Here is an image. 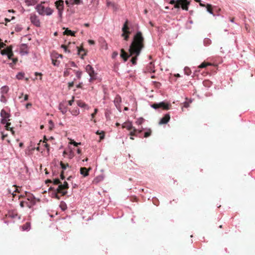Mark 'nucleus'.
Listing matches in <instances>:
<instances>
[{"mask_svg": "<svg viewBox=\"0 0 255 255\" xmlns=\"http://www.w3.org/2000/svg\"><path fill=\"white\" fill-rule=\"evenodd\" d=\"M143 40L144 38L141 32H138L134 35L133 40L130 45L129 48V55H128L124 49H121V57L124 59L125 61L127 60L129 56H134L131 59V62L133 64H136L137 57L140 54L141 49L144 47Z\"/></svg>", "mask_w": 255, "mask_h": 255, "instance_id": "f257e3e1", "label": "nucleus"}, {"mask_svg": "<svg viewBox=\"0 0 255 255\" xmlns=\"http://www.w3.org/2000/svg\"><path fill=\"white\" fill-rule=\"evenodd\" d=\"M0 117H1V124L3 125H5V128L6 130H10L11 132V133L13 135L14 133V131L12 130V128L10 127V123H9L8 121H10V114L6 112L4 110H1L0 112Z\"/></svg>", "mask_w": 255, "mask_h": 255, "instance_id": "f03ea898", "label": "nucleus"}, {"mask_svg": "<svg viewBox=\"0 0 255 255\" xmlns=\"http://www.w3.org/2000/svg\"><path fill=\"white\" fill-rule=\"evenodd\" d=\"M44 3V2H42L37 4L35 7V9L40 15H51L53 13V9L49 7H45L42 4Z\"/></svg>", "mask_w": 255, "mask_h": 255, "instance_id": "7ed1b4c3", "label": "nucleus"}, {"mask_svg": "<svg viewBox=\"0 0 255 255\" xmlns=\"http://www.w3.org/2000/svg\"><path fill=\"white\" fill-rule=\"evenodd\" d=\"M170 106V105L169 104L162 102L156 104H153L151 105V107L154 109L161 108L163 110H168Z\"/></svg>", "mask_w": 255, "mask_h": 255, "instance_id": "20e7f679", "label": "nucleus"}, {"mask_svg": "<svg viewBox=\"0 0 255 255\" xmlns=\"http://www.w3.org/2000/svg\"><path fill=\"white\" fill-rule=\"evenodd\" d=\"M86 71L90 77V81L96 79L97 73H95L93 68L90 65H88L86 66Z\"/></svg>", "mask_w": 255, "mask_h": 255, "instance_id": "39448f33", "label": "nucleus"}, {"mask_svg": "<svg viewBox=\"0 0 255 255\" xmlns=\"http://www.w3.org/2000/svg\"><path fill=\"white\" fill-rule=\"evenodd\" d=\"M128 21L127 20L124 23L122 28V31L123 32L122 36L124 37L125 40H128V34L130 33V31L129 30L128 27Z\"/></svg>", "mask_w": 255, "mask_h": 255, "instance_id": "423d86ee", "label": "nucleus"}, {"mask_svg": "<svg viewBox=\"0 0 255 255\" xmlns=\"http://www.w3.org/2000/svg\"><path fill=\"white\" fill-rule=\"evenodd\" d=\"M55 5L58 10V15L61 16L64 10V1L63 0H59L55 2Z\"/></svg>", "mask_w": 255, "mask_h": 255, "instance_id": "0eeeda50", "label": "nucleus"}, {"mask_svg": "<svg viewBox=\"0 0 255 255\" xmlns=\"http://www.w3.org/2000/svg\"><path fill=\"white\" fill-rule=\"evenodd\" d=\"M68 188V184L67 182H64L63 184H60L58 186L56 190L57 192L61 193L62 195H65L67 193L66 189Z\"/></svg>", "mask_w": 255, "mask_h": 255, "instance_id": "6e6552de", "label": "nucleus"}, {"mask_svg": "<svg viewBox=\"0 0 255 255\" xmlns=\"http://www.w3.org/2000/svg\"><path fill=\"white\" fill-rule=\"evenodd\" d=\"M30 19L32 23L37 27L40 26V22L38 16L35 14H31Z\"/></svg>", "mask_w": 255, "mask_h": 255, "instance_id": "1a4fd4ad", "label": "nucleus"}, {"mask_svg": "<svg viewBox=\"0 0 255 255\" xmlns=\"http://www.w3.org/2000/svg\"><path fill=\"white\" fill-rule=\"evenodd\" d=\"M27 200L28 201V202H26V205L29 208H31L36 203L35 199L32 195H28L27 196Z\"/></svg>", "mask_w": 255, "mask_h": 255, "instance_id": "9d476101", "label": "nucleus"}, {"mask_svg": "<svg viewBox=\"0 0 255 255\" xmlns=\"http://www.w3.org/2000/svg\"><path fill=\"white\" fill-rule=\"evenodd\" d=\"M177 2L181 3V7L183 9L188 10L190 1L188 0H177Z\"/></svg>", "mask_w": 255, "mask_h": 255, "instance_id": "9b49d317", "label": "nucleus"}, {"mask_svg": "<svg viewBox=\"0 0 255 255\" xmlns=\"http://www.w3.org/2000/svg\"><path fill=\"white\" fill-rule=\"evenodd\" d=\"M170 116L169 115V114H166L164 117H163L160 121L159 124L160 125H162V124H167L169 121L170 120Z\"/></svg>", "mask_w": 255, "mask_h": 255, "instance_id": "f8f14e48", "label": "nucleus"}, {"mask_svg": "<svg viewBox=\"0 0 255 255\" xmlns=\"http://www.w3.org/2000/svg\"><path fill=\"white\" fill-rule=\"evenodd\" d=\"M121 102V98L119 96H117L114 100V104L117 108L121 111L120 104Z\"/></svg>", "mask_w": 255, "mask_h": 255, "instance_id": "ddd939ff", "label": "nucleus"}, {"mask_svg": "<svg viewBox=\"0 0 255 255\" xmlns=\"http://www.w3.org/2000/svg\"><path fill=\"white\" fill-rule=\"evenodd\" d=\"M122 127L123 128H126L129 130L132 129L133 128L132 127L131 123L129 122L124 123L122 125Z\"/></svg>", "mask_w": 255, "mask_h": 255, "instance_id": "4468645a", "label": "nucleus"}, {"mask_svg": "<svg viewBox=\"0 0 255 255\" xmlns=\"http://www.w3.org/2000/svg\"><path fill=\"white\" fill-rule=\"evenodd\" d=\"M90 170V168L88 170L85 167H82L80 168V173L84 177L87 176L89 175V171Z\"/></svg>", "mask_w": 255, "mask_h": 255, "instance_id": "2eb2a0df", "label": "nucleus"}, {"mask_svg": "<svg viewBox=\"0 0 255 255\" xmlns=\"http://www.w3.org/2000/svg\"><path fill=\"white\" fill-rule=\"evenodd\" d=\"M77 104L79 107L81 108H83L86 110H88L89 108L87 105H86L85 103L82 102L81 101H78L77 102Z\"/></svg>", "mask_w": 255, "mask_h": 255, "instance_id": "dca6fc26", "label": "nucleus"}, {"mask_svg": "<svg viewBox=\"0 0 255 255\" xmlns=\"http://www.w3.org/2000/svg\"><path fill=\"white\" fill-rule=\"evenodd\" d=\"M7 57L9 59L13 58V53L12 52V46L11 45L9 46V49H8Z\"/></svg>", "mask_w": 255, "mask_h": 255, "instance_id": "f3484780", "label": "nucleus"}, {"mask_svg": "<svg viewBox=\"0 0 255 255\" xmlns=\"http://www.w3.org/2000/svg\"><path fill=\"white\" fill-rule=\"evenodd\" d=\"M8 91H9V88L8 86H2L0 88V94L2 95H3V94L5 95L7 93Z\"/></svg>", "mask_w": 255, "mask_h": 255, "instance_id": "a211bd4d", "label": "nucleus"}, {"mask_svg": "<svg viewBox=\"0 0 255 255\" xmlns=\"http://www.w3.org/2000/svg\"><path fill=\"white\" fill-rule=\"evenodd\" d=\"M25 2L27 6H32L35 4L37 1V0H25Z\"/></svg>", "mask_w": 255, "mask_h": 255, "instance_id": "6ab92c4d", "label": "nucleus"}, {"mask_svg": "<svg viewBox=\"0 0 255 255\" xmlns=\"http://www.w3.org/2000/svg\"><path fill=\"white\" fill-rule=\"evenodd\" d=\"M30 223L29 222H27L25 224L22 226V229L23 231H29L30 230Z\"/></svg>", "mask_w": 255, "mask_h": 255, "instance_id": "aec40b11", "label": "nucleus"}, {"mask_svg": "<svg viewBox=\"0 0 255 255\" xmlns=\"http://www.w3.org/2000/svg\"><path fill=\"white\" fill-rule=\"evenodd\" d=\"M59 110L63 114H65L67 112V109L64 107V106L60 104L59 106Z\"/></svg>", "mask_w": 255, "mask_h": 255, "instance_id": "412c9836", "label": "nucleus"}, {"mask_svg": "<svg viewBox=\"0 0 255 255\" xmlns=\"http://www.w3.org/2000/svg\"><path fill=\"white\" fill-rule=\"evenodd\" d=\"M97 134L100 135V141L104 138L105 133L103 131L98 130L96 132Z\"/></svg>", "mask_w": 255, "mask_h": 255, "instance_id": "4be33fe9", "label": "nucleus"}, {"mask_svg": "<svg viewBox=\"0 0 255 255\" xmlns=\"http://www.w3.org/2000/svg\"><path fill=\"white\" fill-rule=\"evenodd\" d=\"M212 5L210 4H207L206 5L207 10L210 14H212L213 16H215V14L213 13V11L211 8Z\"/></svg>", "mask_w": 255, "mask_h": 255, "instance_id": "5701e85b", "label": "nucleus"}, {"mask_svg": "<svg viewBox=\"0 0 255 255\" xmlns=\"http://www.w3.org/2000/svg\"><path fill=\"white\" fill-rule=\"evenodd\" d=\"M63 34L65 35H70L72 36L74 35V32L71 30H69L68 29H65V30L63 32Z\"/></svg>", "mask_w": 255, "mask_h": 255, "instance_id": "b1692460", "label": "nucleus"}, {"mask_svg": "<svg viewBox=\"0 0 255 255\" xmlns=\"http://www.w3.org/2000/svg\"><path fill=\"white\" fill-rule=\"evenodd\" d=\"M24 76V73L23 72H19L16 75V77L18 80H21L23 78Z\"/></svg>", "mask_w": 255, "mask_h": 255, "instance_id": "393cba45", "label": "nucleus"}, {"mask_svg": "<svg viewBox=\"0 0 255 255\" xmlns=\"http://www.w3.org/2000/svg\"><path fill=\"white\" fill-rule=\"evenodd\" d=\"M78 54L81 56V58L83 59L84 56L86 54L83 49H80L78 50Z\"/></svg>", "mask_w": 255, "mask_h": 255, "instance_id": "a878e982", "label": "nucleus"}, {"mask_svg": "<svg viewBox=\"0 0 255 255\" xmlns=\"http://www.w3.org/2000/svg\"><path fill=\"white\" fill-rule=\"evenodd\" d=\"M0 101L2 103H5L7 101V100H6V98L5 96V95L3 94H1V96H0Z\"/></svg>", "mask_w": 255, "mask_h": 255, "instance_id": "bb28decb", "label": "nucleus"}, {"mask_svg": "<svg viewBox=\"0 0 255 255\" xmlns=\"http://www.w3.org/2000/svg\"><path fill=\"white\" fill-rule=\"evenodd\" d=\"M211 65V64L210 63L203 62L201 65H200L198 67L199 68H205L207 66Z\"/></svg>", "mask_w": 255, "mask_h": 255, "instance_id": "cd10ccee", "label": "nucleus"}, {"mask_svg": "<svg viewBox=\"0 0 255 255\" xmlns=\"http://www.w3.org/2000/svg\"><path fill=\"white\" fill-rule=\"evenodd\" d=\"M9 49V46L7 47L5 49H3L0 51V53L1 55H7L8 53V49Z\"/></svg>", "mask_w": 255, "mask_h": 255, "instance_id": "c85d7f7f", "label": "nucleus"}, {"mask_svg": "<svg viewBox=\"0 0 255 255\" xmlns=\"http://www.w3.org/2000/svg\"><path fill=\"white\" fill-rule=\"evenodd\" d=\"M185 74L188 76L190 75L191 73L190 69L188 67H185L184 68Z\"/></svg>", "mask_w": 255, "mask_h": 255, "instance_id": "c756f323", "label": "nucleus"}, {"mask_svg": "<svg viewBox=\"0 0 255 255\" xmlns=\"http://www.w3.org/2000/svg\"><path fill=\"white\" fill-rule=\"evenodd\" d=\"M211 43V40L209 38H205L204 40V43L205 45L207 46L210 44Z\"/></svg>", "mask_w": 255, "mask_h": 255, "instance_id": "7c9ffc66", "label": "nucleus"}, {"mask_svg": "<svg viewBox=\"0 0 255 255\" xmlns=\"http://www.w3.org/2000/svg\"><path fill=\"white\" fill-rule=\"evenodd\" d=\"M82 3V0H73V2H72V4H80Z\"/></svg>", "mask_w": 255, "mask_h": 255, "instance_id": "2f4dec72", "label": "nucleus"}, {"mask_svg": "<svg viewBox=\"0 0 255 255\" xmlns=\"http://www.w3.org/2000/svg\"><path fill=\"white\" fill-rule=\"evenodd\" d=\"M60 165L63 170L66 169L67 167L69 166L68 164H65L62 162H61Z\"/></svg>", "mask_w": 255, "mask_h": 255, "instance_id": "473e14b6", "label": "nucleus"}, {"mask_svg": "<svg viewBox=\"0 0 255 255\" xmlns=\"http://www.w3.org/2000/svg\"><path fill=\"white\" fill-rule=\"evenodd\" d=\"M132 130L130 131V135L131 136H133V135H135V132L137 131V130L135 128H133L132 129Z\"/></svg>", "mask_w": 255, "mask_h": 255, "instance_id": "72a5a7b5", "label": "nucleus"}, {"mask_svg": "<svg viewBox=\"0 0 255 255\" xmlns=\"http://www.w3.org/2000/svg\"><path fill=\"white\" fill-rule=\"evenodd\" d=\"M70 69H66L64 72V76H67L70 74Z\"/></svg>", "mask_w": 255, "mask_h": 255, "instance_id": "f704fd0d", "label": "nucleus"}, {"mask_svg": "<svg viewBox=\"0 0 255 255\" xmlns=\"http://www.w3.org/2000/svg\"><path fill=\"white\" fill-rule=\"evenodd\" d=\"M150 134H151V130L149 129L148 131H146L144 133V137H147L149 136H150Z\"/></svg>", "mask_w": 255, "mask_h": 255, "instance_id": "c9c22d12", "label": "nucleus"}, {"mask_svg": "<svg viewBox=\"0 0 255 255\" xmlns=\"http://www.w3.org/2000/svg\"><path fill=\"white\" fill-rule=\"evenodd\" d=\"M97 112H98V109H95V110H94V113L91 114V120L92 121L94 119V118L95 115L97 114Z\"/></svg>", "mask_w": 255, "mask_h": 255, "instance_id": "e433bc0d", "label": "nucleus"}, {"mask_svg": "<svg viewBox=\"0 0 255 255\" xmlns=\"http://www.w3.org/2000/svg\"><path fill=\"white\" fill-rule=\"evenodd\" d=\"M73 2V0H66L65 1V3L66 4V5L68 6H70V5H72V2Z\"/></svg>", "mask_w": 255, "mask_h": 255, "instance_id": "4c0bfd02", "label": "nucleus"}, {"mask_svg": "<svg viewBox=\"0 0 255 255\" xmlns=\"http://www.w3.org/2000/svg\"><path fill=\"white\" fill-rule=\"evenodd\" d=\"M76 75L77 78L80 79L82 75V72L80 71H77L76 73Z\"/></svg>", "mask_w": 255, "mask_h": 255, "instance_id": "58836bf2", "label": "nucleus"}, {"mask_svg": "<svg viewBox=\"0 0 255 255\" xmlns=\"http://www.w3.org/2000/svg\"><path fill=\"white\" fill-rule=\"evenodd\" d=\"M52 64L54 65V66H58L59 64V62L57 60H54V59H52Z\"/></svg>", "mask_w": 255, "mask_h": 255, "instance_id": "ea45409f", "label": "nucleus"}, {"mask_svg": "<svg viewBox=\"0 0 255 255\" xmlns=\"http://www.w3.org/2000/svg\"><path fill=\"white\" fill-rule=\"evenodd\" d=\"M53 183L55 185H58L60 183V180L59 179H55L53 180Z\"/></svg>", "mask_w": 255, "mask_h": 255, "instance_id": "a19ab883", "label": "nucleus"}, {"mask_svg": "<svg viewBox=\"0 0 255 255\" xmlns=\"http://www.w3.org/2000/svg\"><path fill=\"white\" fill-rule=\"evenodd\" d=\"M118 55V53L117 51H114L112 55V58H115Z\"/></svg>", "mask_w": 255, "mask_h": 255, "instance_id": "79ce46f5", "label": "nucleus"}, {"mask_svg": "<svg viewBox=\"0 0 255 255\" xmlns=\"http://www.w3.org/2000/svg\"><path fill=\"white\" fill-rule=\"evenodd\" d=\"M70 143L73 144L75 146H77L78 145L81 144V142H76L74 141H72Z\"/></svg>", "mask_w": 255, "mask_h": 255, "instance_id": "37998d69", "label": "nucleus"}, {"mask_svg": "<svg viewBox=\"0 0 255 255\" xmlns=\"http://www.w3.org/2000/svg\"><path fill=\"white\" fill-rule=\"evenodd\" d=\"M180 5H181L180 2H178L176 1V2L175 3V4L174 5V7L176 8H179L180 7Z\"/></svg>", "mask_w": 255, "mask_h": 255, "instance_id": "c03bdc74", "label": "nucleus"}, {"mask_svg": "<svg viewBox=\"0 0 255 255\" xmlns=\"http://www.w3.org/2000/svg\"><path fill=\"white\" fill-rule=\"evenodd\" d=\"M74 101V97H72V99L71 100H70L68 101V104L69 106H72V104L73 103Z\"/></svg>", "mask_w": 255, "mask_h": 255, "instance_id": "a18cd8bd", "label": "nucleus"}, {"mask_svg": "<svg viewBox=\"0 0 255 255\" xmlns=\"http://www.w3.org/2000/svg\"><path fill=\"white\" fill-rule=\"evenodd\" d=\"M10 60H12V62L13 63V64H15L17 61V59L16 58H13Z\"/></svg>", "mask_w": 255, "mask_h": 255, "instance_id": "49530a36", "label": "nucleus"}, {"mask_svg": "<svg viewBox=\"0 0 255 255\" xmlns=\"http://www.w3.org/2000/svg\"><path fill=\"white\" fill-rule=\"evenodd\" d=\"M5 44L4 43H3L2 42H0V49H1L2 48L5 47Z\"/></svg>", "mask_w": 255, "mask_h": 255, "instance_id": "de8ad7c7", "label": "nucleus"}, {"mask_svg": "<svg viewBox=\"0 0 255 255\" xmlns=\"http://www.w3.org/2000/svg\"><path fill=\"white\" fill-rule=\"evenodd\" d=\"M143 119H138V121L136 122V123L138 124V125H140L142 124V122H143Z\"/></svg>", "mask_w": 255, "mask_h": 255, "instance_id": "09e8293b", "label": "nucleus"}, {"mask_svg": "<svg viewBox=\"0 0 255 255\" xmlns=\"http://www.w3.org/2000/svg\"><path fill=\"white\" fill-rule=\"evenodd\" d=\"M28 99V96L27 95H25L23 100H22L21 102L26 101Z\"/></svg>", "mask_w": 255, "mask_h": 255, "instance_id": "8fccbe9b", "label": "nucleus"}, {"mask_svg": "<svg viewBox=\"0 0 255 255\" xmlns=\"http://www.w3.org/2000/svg\"><path fill=\"white\" fill-rule=\"evenodd\" d=\"M74 85V82H70L68 83V87L69 88H71L72 87H73Z\"/></svg>", "mask_w": 255, "mask_h": 255, "instance_id": "3c124183", "label": "nucleus"}, {"mask_svg": "<svg viewBox=\"0 0 255 255\" xmlns=\"http://www.w3.org/2000/svg\"><path fill=\"white\" fill-rule=\"evenodd\" d=\"M61 47H62V48L64 50V51H65V52H67V51H68V52H70L69 51H68V50H67V47H66V46L63 45H62V46H61Z\"/></svg>", "mask_w": 255, "mask_h": 255, "instance_id": "603ef678", "label": "nucleus"}, {"mask_svg": "<svg viewBox=\"0 0 255 255\" xmlns=\"http://www.w3.org/2000/svg\"><path fill=\"white\" fill-rule=\"evenodd\" d=\"M14 18H15L14 16H12V17H11V19H8V18H5V21L6 22H9L11 20L14 19Z\"/></svg>", "mask_w": 255, "mask_h": 255, "instance_id": "864d4df0", "label": "nucleus"}, {"mask_svg": "<svg viewBox=\"0 0 255 255\" xmlns=\"http://www.w3.org/2000/svg\"><path fill=\"white\" fill-rule=\"evenodd\" d=\"M107 6H110L111 5H113V3H112L111 1H110L109 0H107Z\"/></svg>", "mask_w": 255, "mask_h": 255, "instance_id": "5fc2aeb1", "label": "nucleus"}, {"mask_svg": "<svg viewBox=\"0 0 255 255\" xmlns=\"http://www.w3.org/2000/svg\"><path fill=\"white\" fill-rule=\"evenodd\" d=\"M88 43L90 44H91V45H93L95 44V42L94 41L92 40H88Z\"/></svg>", "mask_w": 255, "mask_h": 255, "instance_id": "6e6d98bb", "label": "nucleus"}, {"mask_svg": "<svg viewBox=\"0 0 255 255\" xmlns=\"http://www.w3.org/2000/svg\"><path fill=\"white\" fill-rule=\"evenodd\" d=\"M103 48L105 49V50H107L108 48V46L107 43H106L105 45H103Z\"/></svg>", "mask_w": 255, "mask_h": 255, "instance_id": "4d7b16f0", "label": "nucleus"}, {"mask_svg": "<svg viewBox=\"0 0 255 255\" xmlns=\"http://www.w3.org/2000/svg\"><path fill=\"white\" fill-rule=\"evenodd\" d=\"M31 104L29 103H27L26 105V108L28 109L29 108V107H31Z\"/></svg>", "mask_w": 255, "mask_h": 255, "instance_id": "13d9d810", "label": "nucleus"}, {"mask_svg": "<svg viewBox=\"0 0 255 255\" xmlns=\"http://www.w3.org/2000/svg\"><path fill=\"white\" fill-rule=\"evenodd\" d=\"M176 2V1L174 0H171L169 3L171 4H175V3Z\"/></svg>", "mask_w": 255, "mask_h": 255, "instance_id": "bf43d9fd", "label": "nucleus"}, {"mask_svg": "<svg viewBox=\"0 0 255 255\" xmlns=\"http://www.w3.org/2000/svg\"><path fill=\"white\" fill-rule=\"evenodd\" d=\"M25 202H24V201H21L20 203V205L21 207H24V204L25 203Z\"/></svg>", "mask_w": 255, "mask_h": 255, "instance_id": "052dcab7", "label": "nucleus"}, {"mask_svg": "<svg viewBox=\"0 0 255 255\" xmlns=\"http://www.w3.org/2000/svg\"><path fill=\"white\" fill-rule=\"evenodd\" d=\"M43 146H44L45 147L47 148L48 145L46 143H44V142H43Z\"/></svg>", "mask_w": 255, "mask_h": 255, "instance_id": "680f3d73", "label": "nucleus"}, {"mask_svg": "<svg viewBox=\"0 0 255 255\" xmlns=\"http://www.w3.org/2000/svg\"><path fill=\"white\" fill-rule=\"evenodd\" d=\"M62 58V55H61V54H57V56H56V58Z\"/></svg>", "mask_w": 255, "mask_h": 255, "instance_id": "e2e57ef3", "label": "nucleus"}, {"mask_svg": "<svg viewBox=\"0 0 255 255\" xmlns=\"http://www.w3.org/2000/svg\"><path fill=\"white\" fill-rule=\"evenodd\" d=\"M188 106H189V104L187 103H185L184 104V107L187 108V107H188Z\"/></svg>", "mask_w": 255, "mask_h": 255, "instance_id": "0e129e2a", "label": "nucleus"}, {"mask_svg": "<svg viewBox=\"0 0 255 255\" xmlns=\"http://www.w3.org/2000/svg\"><path fill=\"white\" fill-rule=\"evenodd\" d=\"M61 177L62 179H64V176H63V172L62 171L61 174Z\"/></svg>", "mask_w": 255, "mask_h": 255, "instance_id": "69168bd1", "label": "nucleus"}, {"mask_svg": "<svg viewBox=\"0 0 255 255\" xmlns=\"http://www.w3.org/2000/svg\"><path fill=\"white\" fill-rule=\"evenodd\" d=\"M78 114H79V111H76L75 112V113H74V114H73V115H78Z\"/></svg>", "mask_w": 255, "mask_h": 255, "instance_id": "338daca9", "label": "nucleus"}, {"mask_svg": "<svg viewBox=\"0 0 255 255\" xmlns=\"http://www.w3.org/2000/svg\"><path fill=\"white\" fill-rule=\"evenodd\" d=\"M77 153L78 154H80L81 153V150L80 149H77Z\"/></svg>", "mask_w": 255, "mask_h": 255, "instance_id": "774afa93", "label": "nucleus"}]
</instances>
